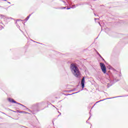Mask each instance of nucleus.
I'll return each mask as SVG.
<instances>
[{"label": "nucleus", "mask_w": 128, "mask_h": 128, "mask_svg": "<svg viewBox=\"0 0 128 128\" xmlns=\"http://www.w3.org/2000/svg\"><path fill=\"white\" fill-rule=\"evenodd\" d=\"M70 69L71 70L72 72L76 76V78H80L82 76V74H80V69H78V65L76 64H72L70 65Z\"/></svg>", "instance_id": "obj_1"}, {"label": "nucleus", "mask_w": 128, "mask_h": 128, "mask_svg": "<svg viewBox=\"0 0 128 128\" xmlns=\"http://www.w3.org/2000/svg\"><path fill=\"white\" fill-rule=\"evenodd\" d=\"M108 76L109 80H110V83H108L107 84V88H109L110 86H112L114 84H116L117 82H120V80L116 79L115 77H114L112 74L110 73L107 74Z\"/></svg>", "instance_id": "obj_2"}, {"label": "nucleus", "mask_w": 128, "mask_h": 128, "mask_svg": "<svg viewBox=\"0 0 128 128\" xmlns=\"http://www.w3.org/2000/svg\"><path fill=\"white\" fill-rule=\"evenodd\" d=\"M85 82H86L85 78H84V77L81 81V87H82V89L76 92H74L72 94H67L66 96H72V94H78V92H82V90H84V83Z\"/></svg>", "instance_id": "obj_3"}, {"label": "nucleus", "mask_w": 128, "mask_h": 128, "mask_svg": "<svg viewBox=\"0 0 128 128\" xmlns=\"http://www.w3.org/2000/svg\"><path fill=\"white\" fill-rule=\"evenodd\" d=\"M100 65L103 74H111L110 72L106 73V65H104V64L102 62H100Z\"/></svg>", "instance_id": "obj_4"}, {"label": "nucleus", "mask_w": 128, "mask_h": 128, "mask_svg": "<svg viewBox=\"0 0 128 128\" xmlns=\"http://www.w3.org/2000/svg\"><path fill=\"white\" fill-rule=\"evenodd\" d=\"M8 101H9L10 102H12V104H19V106H23V108H26V106H24V105L14 100H12L11 98H8Z\"/></svg>", "instance_id": "obj_5"}, {"label": "nucleus", "mask_w": 128, "mask_h": 128, "mask_svg": "<svg viewBox=\"0 0 128 128\" xmlns=\"http://www.w3.org/2000/svg\"><path fill=\"white\" fill-rule=\"evenodd\" d=\"M42 103H36V104L33 105L32 108H35L36 109H33L34 112H40L38 108H40V104H41Z\"/></svg>", "instance_id": "obj_6"}, {"label": "nucleus", "mask_w": 128, "mask_h": 128, "mask_svg": "<svg viewBox=\"0 0 128 128\" xmlns=\"http://www.w3.org/2000/svg\"><path fill=\"white\" fill-rule=\"evenodd\" d=\"M124 96H128V95H126V96H115L113 98H106L104 100H100L97 102H96V104H98V102H104V100H112V98H124Z\"/></svg>", "instance_id": "obj_7"}, {"label": "nucleus", "mask_w": 128, "mask_h": 128, "mask_svg": "<svg viewBox=\"0 0 128 128\" xmlns=\"http://www.w3.org/2000/svg\"><path fill=\"white\" fill-rule=\"evenodd\" d=\"M1 18H4L5 20V18H6V20H14V18H12V17H8L6 16L1 14L0 15Z\"/></svg>", "instance_id": "obj_8"}, {"label": "nucleus", "mask_w": 128, "mask_h": 128, "mask_svg": "<svg viewBox=\"0 0 128 128\" xmlns=\"http://www.w3.org/2000/svg\"><path fill=\"white\" fill-rule=\"evenodd\" d=\"M84 4H88V2H80V6H84Z\"/></svg>", "instance_id": "obj_9"}, {"label": "nucleus", "mask_w": 128, "mask_h": 128, "mask_svg": "<svg viewBox=\"0 0 128 128\" xmlns=\"http://www.w3.org/2000/svg\"><path fill=\"white\" fill-rule=\"evenodd\" d=\"M30 18V16H28L24 20H26V22H28V20Z\"/></svg>", "instance_id": "obj_10"}, {"label": "nucleus", "mask_w": 128, "mask_h": 128, "mask_svg": "<svg viewBox=\"0 0 128 128\" xmlns=\"http://www.w3.org/2000/svg\"><path fill=\"white\" fill-rule=\"evenodd\" d=\"M110 70H113L114 72H116V69L112 68V66L110 67Z\"/></svg>", "instance_id": "obj_11"}, {"label": "nucleus", "mask_w": 128, "mask_h": 128, "mask_svg": "<svg viewBox=\"0 0 128 128\" xmlns=\"http://www.w3.org/2000/svg\"><path fill=\"white\" fill-rule=\"evenodd\" d=\"M76 6L75 4L73 5L72 6H71V8H76Z\"/></svg>", "instance_id": "obj_12"}, {"label": "nucleus", "mask_w": 128, "mask_h": 128, "mask_svg": "<svg viewBox=\"0 0 128 128\" xmlns=\"http://www.w3.org/2000/svg\"><path fill=\"white\" fill-rule=\"evenodd\" d=\"M61 10H64L66 8V6H65V7H62L60 8Z\"/></svg>", "instance_id": "obj_13"}, {"label": "nucleus", "mask_w": 128, "mask_h": 128, "mask_svg": "<svg viewBox=\"0 0 128 128\" xmlns=\"http://www.w3.org/2000/svg\"><path fill=\"white\" fill-rule=\"evenodd\" d=\"M24 112H26L24 111H20V112H19V114H24Z\"/></svg>", "instance_id": "obj_14"}, {"label": "nucleus", "mask_w": 128, "mask_h": 128, "mask_svg": "<svg viewBox=\"0 0 128 128\" xmlns=\"http://www.w3.org/2000/svg\"><path fill=\"white\" fill-rule=\"evenodd\" d=\"M120 74H118V76H120H120H122V72H120Z\"/></svg>", "instance_id": "obj_15"}, {"label": "nucleus", "mask_w": 128, "mask_h": 128, "mask_svg": "<svg viewBox=\"0 0 128 128\" xmlns=\"http://www.w3.org/2000/svg\"><path fill=\"white\" fill-rule=\"evenodd\" d=\"M17 22H22V20H20V19H18Z\"/></svg>", "instance_id": "obj_16"}, {"label": "nucleus", "mask_w": 128, "mask_h": 128, "mask_svg": "<svg viewBox=\"0 0 128 128\" xmlns=\"http://www.w3.org/2000/svg\"><path fill=\"white\" fill-rule=\"evenodd\" d=\"M101 59L102 60H103V62H106V60H104V58L102 57V58H101Z\"/></svg>", "instance_id": "obj_17"}, {"label": "nucleus", "mask_w": 128, "mask_h": 128, "mask_svg": "<svg viewBox=\"0 0 128 128\" xmlns=\"http://www.w3.org/2000/svg\"><path fill=\"white\" fill-rule=\"evenodd\" d=\"M16 26H17V28H20V25H18V24H16Z\"/></svg>", "instance_id": "obj_18"}, {"label": "nucleus", "mask_w": 128, "mask_h": 128, "mask_svg": "<svg viewBox=\"0 0 128 128\" xmlns=\"http://www.w3.org/2000/svg\"><path fill=\"white\" fill-rule=\"evenodd\" d=\"M32 40V42H36L37 44H40L38 42H34V40Z\"/></svg>", "instance_id": "obj_19"}, {"label": "nucleus", "mask_w": 128, "mask_h": 128, "mask_svg": "<svg viewBox=\"0 0 128 128\" xmlns=\"http://www.w3.org/2000/svg\"><path fill=\"white\" fill-rule=\"evenodd\" d=\"M98 56L100 57V58H102V55H100V54H98Z\"/></svg>", "instance_id": "obj_20"}, {"label": "nucleus", "mask_w": 128, "mask_h": 128, "mask_svg": "<svg viewBox=\"0 0 128 128\" xmlns=\"http://www.w3.org/2000/svg\"><path fill=\"white\" fill-rule=\"evenodd\" d=\"M96 53L98 56L100 54V53L98 51H96Z\"/></svg>", "instance_id": "obj_21"}, {"label": "nucleus", "mask_w": 128, "mask_h": 128, "mask_svg": "<svg viewBox=\"0 0 128 128\" xmlns=\"http://www.w3.org/2000/svg\"><path fill=\"white\" fill-rule=\"evenodd\" d=\"M75 6H80V4H77Z\"/></svg>", "instance_id": "obj_22"}, {"label": "nucleus", "mask_w": 128, "mask_h": 128, "mask_svg": "<svg viewBox=\"0 0 128 128\" xmlns=\"http://www.w3.org/2000/svg\"><path fill=\"white\" fill-rule=\"evenodd\" d=\"M72 8V7L70 8H67L66 9V10H70Z\"/></svg>", "instance_id": "obj_23"}, {"label": "nucleus", "mask_w": 128, "mask_h": 128, "mask_svg": "<svg viewBox=\"0 0 128 128\" xmlns=\"http://www.w3.org/2000/svg\"><path fill=\"white\" fill-rule=\"evenodd\" d=\"M76 90V88H74V89L72 90V92H75Z\"/></svg>", "instance_id": "obj_24"}, {"label": "nucleus", "mask_w": 128, "mask_h": 128, "mask_svg": "<svg viewBox=\"0 0 128 128\" xmlns=\"http://www.w3.org/2000/svg\"><path fill=\"white\" fill-rule=\"evenodd\" d=\"M61 0V2H64V4H66V2H64V0Z\"/></svg>", "instance_id": "obj_25"}, {"label": "nucleus", "mask_w": 128, "mask_h": 128, "mask_svg": "<svg viewBox=\"0 0 128 128\" xmlns=\"http://www.w3.org/2000/svg\"><path fill=\"white\" fill-rule=\"evenodd\" d=\"M15 24H18V21L16 20V22H15Z\"/></svg>", "instance_id": "obj_26"}, {"label": "nucleus", "mask_w": 128, "mask_h": 128, "mask_svg": "<svg viewBox=\"0 0 128 128\" xmlns=\"http://www.w3.org/2000/svg\"><path fill=\"white\" fill-rule=\"evenodd\" d=\"M17 112H18L20 114V111L18 110H17Z\"/></svg>", "instance_id": "obj_27"}, {"label": "nucleus", "mask_w": 128, "mask_h": 128, "mask_svg": "<svg viewBox=\"0 0 128 128\" xmlns=\"http://www.w3.org/2000/svg\"><path fill=\"white\" fill-rule=\"evenodd\" d=\"M94 106H96V104H94V106L91 108V110H92V108H94Z\"/></svg>", "instance_id": "obj_28"}, {"label": "nucleus", "mask_w": 128, "mask_h": 128, "mask_svg": "<svg viewBox=\"0 0 128 128\" xmlns=\"http://www.w3.org/2000/svg\"><path fill=\"white\" fill-rule=\"evenodd\" d=\"M31 16H32V14H30L28 16H29V18H30Z\"/></svg>", "instance_id": "obj_29"}, {"label": "nucleus", "mask_w": 128, "mask_h": 128, "mask_svg": "<svg viewBox=\"0 0 128 128\" xmlns=\"http://www.w3.org/2000/svg\"><path fill=\"white\" fill-rule=\"evenodd\" d=\"M94 20H98V19L96 18H95Z\"/></svg>", "instance_id": "obj_30"}, {"label": "nucleus", "mask_w": 128, "mask_h": 128, "mask_svg": "<svg viewBox=\"0 0 128 128\" xmlns=\"http://www.w3.org/2000/svg\"><path fill=\"white\" fill-rule=\"evenodd\" d=\"M26 110H28L29 111H30V110L28 108H26Z\"/></svg>", "instance_id": "obj_31"}, {"label": "nucleus", "mask_w": 128, "mask_h": 128, "mask_svg": "<svg viewBox=\"0 0 128 128\" xmlns=\"http://www.w3.org/2000/svg\"><path fill=\"white\" fill-rule=\"evenodd\" d=\"M24 114H28V112H24Z\"/></svg>", "instance_id": "obj_32"}, {"label": "nucleus", "mask_w": 128, "mask_h": 128, "mask_svg": "<svg viewBox=\"0 0 128 128\" xmlns=\"http://www.w3.org/2000/svg\"><path fill=\"white\" fill-rule=\"evenodd\" d=\"M90 118H88V120H90Z\"/></svg>", "instance_id": "obj_33"}, {"label": "nucleus", "mask_w": 128, "mask_h": 128, "mask_svg": "<svg viewBox=\"0 0 128 128\" xmlns=\"http://www.w3.org/2000/svg\"><path fill=\"white\" fill-rule=\"evenodd\" d=\"M8 4H10V2H8Z\"/></svg>", "instance_id": "obj_34"}, {"label": "nucleus", "mask_w": 128, "mask_h": 128, "mask_svg": "<svg viewBox=\"0 0 128 128\" xmlns=\"http://www.w3.org/2000/svg\"><path fill=\"white\" fill-rule=\"evenodd\" d=\"M4 0L5 2H6V0Z\"/></svg>", "instance_id": "obj_35"}, {"label": "nucleus", "mask_w": 128, "mask_h": 128, "mask_svg": "<svg viewBox=\"0 0 128 128\" xmlns=\"http://www.w3.org/2000/svg\"><path fill=\"white\" fill-rule=\"evenodd\" d=\"M94 14V16H96V14Z\"/></svg>", "instance_id": "obj_36"}, {"label": "nucleus", "mask_w": 128, "mask_h": 128, "mask_svg": "<svg viewBox=\"0 0 128 128\" xmlns=\"http://www.w3.org/2000/svg\"><path fill=\"white\" fill-rule=\"evenodd\" d=\"M2 114H6L4 112H2Z\"/></svg>", "instance_id": "obj_37"}, {"label": "nucleus", "mask_w": 128, "mask_h": 128, "mask_svg": "<svg viewBox=\"0 0 128 128\" xmlns=\"http://www.w3.org/2000/svg\"><path fill=\"white\" fill-rule=\"evenodd\" d=\"M13 112H16V111H13Z\"/></svg>", "instance_id": "obj_38"}, {"label": "nucleus", "mask_w": 128, "mask_h": 128, "mask_svg": "<svg viewBox=\"0 0 128 128\" xmlns=\"http://www.w3.org/2000/svg\"><path fill=\"white\" fill-rule=\"evenodd\" d=\"M86 122H87V123H88V121H86Z\"/></svg>", "instance_id": "obj_39"}, {"label": "nucleus", "mask_w": 128, "mask_h": 128, "mask_svg": "<svg viewBox=\"0 0 128 128\" xmlns=\"http://www.w3.org/2000/svg\"><path fill=\"white\" fill-rule=\"evenodd\" d=\"M20 30L22 32V30H20Z\"/></svg>", "instance_id": "obj_40"}, {"label": "nucleus", "mask_w": 128, "mask_h": 128, "mask_svg": "<svg viewBox=\"0 0 128 128\" xmlns=\"http://www.w3.org/2000/svg\"><path fill=\"white\" fill-rule=\"evenodd\" d=\"M98 38V37H97V38H96V39Z\"/></svg>", "instance_id": "obj_41"}, {"label": "nucleus", "mask_w": 128, "mask_h": 128, "mask_svg": "<svg viewBox=\"0 0 128 128\" xmlns=\"http://www.w3.org/2000/svg\"><path fill=\"white\" fill-rule=\"evenodd\" d=\"M60 114H62V113H60Z\"/></svg>", "instance_id": "obj_42"}, {"label": "nucleus", "mask_w": 128, "mask_h": 128, "mask_svg": "<svg viewBox=\"0 0 128 128\" xmlns=\"http://www.w3.org/2000/svg\"><path fill=\"white\" fill-rule=\"evenodd\" d=\"M91 124V126H92V124Z\"/></svg>", "instance_id": "obj_43"}]
</instances>
